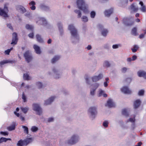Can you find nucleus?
<instances>
[{
	"label": "nucleus",
	"instance_id": "obj_51",
	"mask_svg": "<svg viewBox=\"0 0 146 146\" xmlns=\"http://www.w3.org/2000/svg\"><path fill=\"white\" fill-rule=\"evenodd\" d=\"M36 85L39 88H41L42 86V84L41 83L38 82L36 83Z\"/></svg>",
	"mask_w": 146,
	"mask_h": 146
},
{
	"label": "nucleus",
	"instance_id": "obj_49",
	"mask_svg": "<svg viewBox=\"0 0 146 146\" xmlns=\"http://www.w3.org/2000/svg\"><path fill=\"white\" fill-rule=\"evenodd\" d=\"M13 48H11L10 49H8L5 51V53L7 54H9L11 51L13 49Z\"/></svg>",
	"mask_w": 146,
	"mask_h": 146
},
{
	"label": "nucleus",
	"instance_id": "obj_59",
	"mask_svg": "<svg viewBox=\"0 0 146 146\" xmlns=\"http://www.w3.org/2000/svg\"><path fill=\"white\" fill-rule=\"evenodd\" d=\"M28 36L30 38H33L34 36L33 33H30L28 35Z\"/></svg>",
	"mask_w": 146,
	"mask_h": 146
},
{
	"label": "nucleus",
	"instance_id": "obj_14",
	"mask_svg": "<svg viewBox=\"0 0 146 146\" xmlns=\"http://www.w3.org/2000/svg\"><path fill=\"white\" fill-rule=\"evenodd\" d=\"M36 4V3L34 1H30L29 3V6L30 8L32 10H34L36 9V7L35 6Z\"/></svg>",
	"mask_w": 146,
	"mask_h": 146
},
{
	"label": "nucleus",
	"instance_id": "obj_55",
	"mask_svg": "<svg viewBox=\"0 0 146 146\" xmlns=\"http://www.w3.org/2000/svg\"><path fill=\"white\" fill-rule=\"evenodd\" d=\"M54 118L52 117L49 118L48 119V121L49 122H52L54 121Z\"/></svg>",
	"mask_w": 146,
	"mask_h": 146
},
{
	"label": "nucleus",
	"instance_id": "obj_12",
	"mask_svg": "<svg viewBox=\"0 0 146 146\" xmlns=\"http://www.w3.org/2000/svg\"><path fill=\"white\" fill-rule=\"evenodd\" d=\"M121 91L125 94H129L131 93V91L127 86H123L121 89Z\"/></svg>",
	"mask_w": 146,
	"mask_h": 146
},
{
	"label": "nucleus",
	"instance_id": "obj_27",
	"mask_svg": "<svg viewBox=\"0 0 146 146\" xmlns=\"http://www.w3.org/2000/svg\"><path fill=\"white\" fill-rule=\"evenodd\" d=\"M17 125V124L15 123H13L12 125L9 126L7 128V129L9 131H12L15 129V126Z\"/></svg>",
	"mask_w": 146,
	"mask_h": 146
},
{
	"label": "nucleus",
	"instance_id": "obj_48",
	"mask_svg": "<svg viewBox=\"0 0 146 146\" xmlns=\"http://www.w3.org/2000/svg\"><path fill=\"white\" fill-rule=\"evenodd\" d=\"M120 46H121V45L120 44H114L112 46V48L114 49H115L118 48Z\"/></svg>",
	"mask_w": 146,
	"mask_h": 146
},
{
	"label": "nucleus",
	"instance_id": "obj_63",
	"mask_svg": "<svg viewBox=\"0 0 146 146\" xmlns=\"http://www.w3.org/2000/svg\"><path fill=\"white\" fill-rule=\"evenodd\" d=\"M59 30V31L60 32V35H62L63 33V29H60V30Z\"/></svg>",
	"mask_w": 146,
	"mask_h": 146
},
{
	"label": "nucleus",
	"instance_id": "obj_64",
	"mask_svg": "<svg viewBox=\"0 0 146 146\" xmlns=\"http://www.w3.org/2000/svg\"><path fill=\"white\" fill-rule=\"evenodd\" d=\"M144 34H141L139 36V37L140 38H143L144 37Z\"/></svg>",
	"mask_w": 146,
	"mask_h": 146
},
{
	"label": "nucleus",
	"instance_id": "obj_44",
	"mask_svg": "<svg viewBox=\"0 0 146 146\" xmlns=\"http://www.w3.org/2000/svg\"><path fill=\"white\" fill-rule=\"evenodd\" d=\"M96 15L95 12L94 11H92L90 13V17L92 18H94L95 17Z\"/></svg>",
	"mask_w": 146,
	"mask_h": 146
},
{
	"label": "nucleus",
	"instance_id": "obj_56",
	"mask_svg": "<svg viewBox=\"0 0 146 146\" xmlns=\"http://www.w3.org/2000/svg\"><path fill=\"white\" fill-rule=\"evenodd\" d=\"M127 68L126 67H123L122 68L121 71L122 72L125 73L127 70Z\"/></svg>",
	"mask_w": 146,
	"mask_h": 146
},
{
	"label": "nucleus",
	"instance_id": "obj_32",
	"mask_svg": "<svg viewBox=\"0 0 146 146\" xmlns=\"http://www.w3.org/2000/svg\"><path fill=\"white\" fill-rule=\"evenodd\" d=\"M81 19H82V21L84 22H87L88 21V18L87 16L84 15L81 17Z\"/></svg>",
	"mask_w": 146,
	"mask_h": 146
},
{
	"label": "nucleus",
	"instance_id": "obj_4",
	"mask_svg": "<svg viewBox=\"0 0 146 146\" xmlns=\"http://www.w3.org/2000/svg\"><path fill=\"white\" fill-rule=\"evenodd\" d=\"M52 73H49L50 75H53L54 78L58 79L60 78L62 74V71L59 68H54L52 69Z\"/></svg>",
	"mask_w": 146,
	"mask_h": 146
},
{
	"label": "nucleus",
	"instance_id": "obj_10",
	"mask_svg": "<svg viewBox=\"0 0 146 146\" xmlns=\"http://www.w3.org/2000/svg\"><path fill=\"white\" fill-rule=\"evenodd\" d=\"M17 34L14 33L13 34V37L11 44L14 45L16 44L17 43Z\"/></svg>",
	"mask_w": 146,
	"mask_h": 146
},
{
	"label": "nucleus",
	"instance_id": "obj_17",
	"mask_svg": "<svg viewBox=\"0 0 146 146\" xmlns=\"http://www.w3.org/2000/svg\"><path fill=\"white\" fill-rule=\"evenodd\" d=\"M16 8L17 10L21 11L23 13H25L26 11L25 9L22 6L17 5L16 7Z\"/></svg>",
	"mask_w": 146,
	"mask_h": 146
},
{
	"label": "nucleus",
	"instance_id": "obj_18",
	"mask_svg": "<svg viewBox=\"0 0 146 146\" xmlns=\"http://www.w3.org/2000/svg\"><path fill=\"white\" fill-rule=\"evenodd\" d=\"M102 77V75L101 74H100L98 76H94L92 78V79L93 82H96L101 79Z\"/></svg>",
	"mask_w": 146,
	"mask_h": 146
},
{
	"label": "nucleus",
	"instance_id": "obj_61",
	"mask_svg": "<svg viewBox=\"0 0 146 146\" xmlns=\"http://www.w3.org/2000/svg\"><path fill=\"white\" fill-rule=\"evenodd\" d=\"M109 45L108 44H105L104 46V48L106 49L108 48H109Z\"/></svg>",
	"mask_w": 146,
	"mask_h": 146
},
{
	"label": "nucleus",
	"instance_id": "obj_7",
	"mask_svg": "<svg viewBox=\"0 0 146 146\" xmlns=\"http://www.w3.org/2000/svg\"><path fill=\"white\" fill-rule=\"evenodd\" d=\"M33 109L36 112V114L40 115L42 113V110L39 104H34L33 105Z\"/></svg>",
	"mask_w": 146,
	"mask_h": 146
},
{
	"label": "nucleus",
	"instance_id": "obj_6",
	"mask_svg": "<svg viewBox=\"0 0 146 146\" xmlns=\"http://www.w3.org/2000/svg\"><path fill=\"white\" fill-rule=\"evenodd\" d=\"M88 113L90 118H94L97 114V107L92 106L90 107L88 110Z\"/></svg>",
	"mask_w": 146,
	"mask_h": 146
},
{
	"label": "nucleus",
	"instance_id": "obj_50",
	"mask_svg": "<svg viewBox=\"0 0 146 146\" xmlns=\"http://www.w3.org/2000/svg\"><path fill=\"white\" fill-rule=\"evenodd\" d=\"M59 30L60 29H62V25L60 23H58L57 24Z\"/></svg>",
	"mask_w": 146,
	"mask_h": 146
},
{
	"label": "nucleus",
	"instance_id": "obj_19",
	"mask_svg": "<svg viewBox=\"0 0 146 146\" xmlns=\"http://www.w3.org/2000/svg\"><path fill=\"white\" fill-rule=\"evenodd\" d=\"M139 4L141 5V7L140 8V10L143 12H146V8L145 6L144 5L143 2L140 1Z\"/></svg>",
	"mask_w": 146,
	"mask_h": 146
},
{
	"label": "nucleus",
	"instance_id": "obj_58",
	"mask_svg": "<svg viewBox=\"0 0 146 146\" xmlns=\"http://www.w3.org/2000/svg\"><path fill=\"white\" fill-rule=\"evenodd\" d=\"M22 98L24 102H25L26 101V97L24 95V93H23L22 94Z\"/></svg>",
	"mask_w": 146,
	"mask_h": 146
},
{
	"label": "nucleus",
	"instance_id": "obj_1",
	"mask_svg": "<svg viewBox=\"0 0 146 146\" xmlns=\"http://www.w3.org/2000/svg\"><path fill=\"white\" fill-rule=\"evenodd\" d=\"M68 29L70 31L71 35V40L74 43H76L79 42L80 37L77 29L74 25L70 24L68 25Z\"/></svg>",
	"mask_w": 146,
	"mask_h": 146
},
{
	"label": "nucleus",
	"instance_id": "obj_42",
	"mask_svg": "<svg viewBox=\"0 0 146 146\" xmlns=\"http://www.w3.org/2000/svg\"><path fill=\"white\" fill-rule=\"evenodd\" d=\"M122 113L123 115L126 116H128L129 115L127 110L125 109H123L122 110Z\"/></svg>",
	"mask_w": 146,
	"mask_h": 146
},
{
	"label": "nucleus",
	"instance_id": "obj_29",
	"mask_svg": "<svg viewBox=\"0 0 146 146\" xmlns=\"http://www.w3.org/2000/svg\"><path fill=\"white\" fill-rule=\"evenodd\" d=\"M60 58V56H55L51 60V62L52 63H54L59 60Z\"/></svg>",
	"mask_w": 146,
	"mask_h": 146
},
{
	"label": "nucleus",
	"instance_id": "obj_26",
	"mask_svg": "<svg viewBox=\"0 0 146 146\" xmlns=\"http://www.w3.org/2000/svg\"><path fill=\"white\" fill-rule=\"evenodd\" d=\"M131 34L133 35L136 36L138 35V34L137 32V29L136 27H134L132 30Z\"/></svg>",
	"mask_w": 146,
	"mask_h": 146
},
{
	"label": "nucleus",
	"instance_id": "obj_25",
	"mask_svg": "<svg viewBox=\"0 0 146 146\" xmlns=\"http://www.w3.org/2000/svg\"><path fill=\"white\" fill-rule=\"evenodd\" d=\"M8 140H11L10 138H6L5 137H2L0 138V144L3 142H6Z\"/></svg>",
	"mask_w": 146,
	"mask_h": 146
},
{
	"label": "nucleus",
	"instance_id": "obj_31",
	"mask_svg": "<svg viewBox=\"0 0 146 146\" xmlns=\"http://www.w3.org/2000/svg\"><path fill=\"white\" fill-rule=\"evenodd\" d=\"M25 15L30 19H33V17L29 12H27L25 14Z\"/></svg>",
	"mask_w": 146,
	"mask_h": 146
},
{
	"label": "nucleus",
	"instance_id": "obj_41",
	"mask_svg": "<svg viewBox=\"0 0 146 146\" xmlns=\"http://www.w3.org/2000/svg\"><path fill=\"white\" fill-rule=\"evenodd\" d=\"M138 48L139 47L137 45H135L133 48H131V50L133 52H135L137 51Z\"/></svg>",
	"mask_w": 146,
	"mask_h": 146
},
{
	"label": "nucleus",
	"instance_id": "obj_13",
	"mask_svg": "<svg viewBox=\"0 0 146 146\" xmlns=\"http://www.w3.org/2000/svg\"><path fill=\"white\" fill-rule=\"evenodd\" d=\"M106 105L109 107H113L115 106V104L112 100L109 99L107 101Z\"/></svg>",
	"mask_w": 146,
	"mask_h": 146
},
{
	"label": "nucleus",
	"instance_id": "obj_33",
	"mask_svg": "<svg viewBox=\"0 0 146 146\" xmlns=\"http://www.w3.org/2000/svg\"><path fill=\"white\" fill-rule=\"evenodd\" d=\"M23 78L25 80H29L31 79V78L27 74H25L23 75Z\"/></svg>",
	"mask_w": 146,
	"mask_h": 146
},
{
	"label": "nucleus",
	"instance_id": "obj_20",
	"mask_svg": "<svg viewBox=\"0 0 146 146\" xmlns=\"http://www.w3.org/2000/svg\"><path fill=\"white\" fill-rule=\"evenodd\" d=\"M33 48L36 53L38 54H40L41 53V51L40 50V47L38 45L35 44L34 45Z\"/></svg>",
	"mask_w": 146,
	"mask_h": 146
},
{
	"label": "nucleus",
	"instance_id": "obj_35",
	"mask_svg": "<svg viewBox=\"0 0 146 146\" xmlns=\"http://www.w3.org/2000/svg\"><path fill=\"white\" fill-rule=\"evenodd\" d=\"M25 144L24 141L20 140L19 141L17 144V146H23Z\"/></svg>",
	"mask_w": 146,
	"mask_h": 146
},
{
	"label": "nucleus",
	"instance_id": "obj_43",
	"mask_svg": "<svg viewBox=\"0 0 146 146\" xmlns=\"http://www.w3.org/2000/svg\"><path fill=\"white\" fill-rule=\"evenodd\" d=\"M31 130L33 132H36L38 130V128L35 126H33L31 128Z\"/></svg>",
	"mask_w": 146,
	"mask_h": 146
},
{
	"label": "nucleus",
	"instance_id": "obj_11",
	"mask_svg": "<svg viewBox=\"0 0 146 146\" xmlns=\"http://www.w3.org/2000/svg\"><path fill=\"white\" fill-rule=\"evenodd\" d=\"M97 95L99 97L103 96L104 97H106L107 96V94L105 93L104 91L100 89L98 90L97 92Z\"/></svg>",
	"mask_w": 146,
	"mask_h": 146
},
{
	"label": "nucleus",
	"instance_id": "obj_54",
	"mask_svg": "<svg viewBox=\"0 0 146 146\" xmlns=\"http://www.w3.org/2000/svg\"><path fill=\"white\" fill-rule=\"evenodd\" d=\"M8 62V61L7 60H6L5 61H3L0 62V64L1 65V66L3 65L4 64L7 63Z\"/></svg>",
	"mask_w": 146,
	"mask_h": 146
},
{
	"label": "nucleus",
	"instance_id": "obj_62",
	"mask_svg": "<svg viewBox=\"0 0 146 146\" xmlns=\"http://www.w3.org/2000/svg\"><path fill=\"white\" fill-rule=\"evenodd\" d=\"M7 27L11 29H12V27L11 25L10 24H7Z\"/></svg>",
	"mask_w": 146,
	"mask_h": 146
},
{
	"label": "nucleus",
	"instance_id": "obj_22",
	"mask_svg": "<svg viewBox=\"0 0 146 146\" xmlns=\"http://www.w3.org/2000/svg\"><path fill=\"white\" fill-rule=\"evenodd\" d=\"M113 12V9H110L109 10H106L104 12V14L106 16L109 17Z\"/></svg>",
	"mask_w": 146,
	"mask_h": 146
},
{
	"label": "nucleus",
	"instance_id": "obj_39",
	"mask_svg": "<svg viewBox=\"0 0 146 146\" xmlns=\"http://www.w3.org/2000/svg\"><path fill=\"white\" fill-rule=\"evenodd\" d=\"M25 27L27 29L32 30L33 28V27L32 25L29 24H27L25 26Z\"/></svg>",
	"mask_w": 146,
	"mask_h": 146
},
{
	"label": "nucleus",
	"instance_id": "obj_24",
	"mask_svg": "<svg viewBox=\"0 0 146 146\" xmlns=\"http://www.w3.org/2000/svg\"><path fill=\"white\" fill-rule=\"evenodd\" d=\"M21 109L22 111L24 113H26L29 110V108L28 107H21Z\"/></svg>",
	"mask_w": 146,
	"mask_h": 146
},
{
	"label": "nucleus",
	"instance_id": "obj_60",
	"mask_svg": "<svg viewBox=\"0 0 146 146\" xmlns=\"http://www.w3.org/2000/svg\"><path fill=\"white\" fill-rule=\"evenodd\" d=\"M137 58V56L135 55H133V56L132 58V61H134Z\"/></svg>",
	"mask_w": 146,
	"mask_h": 146
},
{
	"label": "nucleus",
	"instance_id": "obj_9",
	"mask_svg": "<svg viewBox=\"0 0 146 146\" xmlns=\"http://www.w3.org/2000/svg\"><path fill=\"white\" fill-rule=\"evenodd\" d=\"M35 21L36 23L38 25L45 24L46 23L45 19L42 18L38 17L36 18Z\"/></svg>",
	"mask_w": 146,
	"mask_h": 146
},
{
	"label": "nucleus",
	"instance_id": "obj_34",
	"mask_svg": "<svg viewBox=\"0 0 146 146\" xmlns=\"http://www.w3.org/2000/svg\"><path fill=\"white\" fill-rule=\"evenodd\" d=\"M24 141L25 144L27 145L29 143L31 142L33 139L31 138H29L25 140Z\"/></svg>",
	"mask_w": 146,
	"mask_h": 146
},
{
	"label": "nucleus",
	"instance_id": "obj_2",
	"mask_svg": "<svg viewBox=\"0 0 146 146\" xmlns=\"http://www.w3.org/2000/svg\"><path fill=\"white\" fill-rule=\"evenodd\" d=\"M76 4L77 7L83 11L84 13H87L89 12V6L84 0H77Z\"/></svg>",
	"mask_w": 146,
	"mask_h": 146
},
{
	"label": "nucleus",
	"instance_id": "obj_40",
	"mask_svg": "<svg viewBox=\"0 0 146 146\" xmlns=\"http://www.w3.org/2000/svg\"><path fill=\"white\" fill-rule=\"evenodd\" d=\"M144 90H141L139 91L138 94L139 96H143L144 95Z\"/></svg>",
	"mask_w": 146,
	"mask_h": 146
},
{
	"label": "nucleus",
	"instance_id": "obj_23",
	"mask_svg": "<svg viewBox=\"0 0 146 146\" xmlns=\"http://www.w3.org/2000/svg\"><path fill=\"white\" fill-rule=\"evenodd\" d=\"M141 103V101L139 100H135L134 104V108H137L140 106Z\"/></svg>",
	"mask_w": 146,
	"mask_h": 146
},
{
	"label": "nucleus",
	"instance_id": "obj_28",
	"mask_svg": "<svg viewBox=\"0 0 146 146\" xmlns=\"http://www.w3.org/2000/svg\"><path fill=\"white\" fill-rule=\"evenodd\" d=\"M36 37L37 41L38 42L41 43L43 42H44L42 38H41L40 35H36Z\"/></svg>",
	"mask_w": 146,
	"mask_h": 146
},
{
	"label": "nucleus",
	"instance_id": "obj_52",
	"mask_svg": "<svg viewBox=\"0 0 146 146\" xmlns=\"http://www.w3.org/2000/svg\"><path fill=\"white\" fill-rule=\"evenodd\" d=\"M128 2V0H122L121 3L122 5H125L127 4Z\"/></svg>",
	"mask_w": 146,
	"mask_h": 146
},
{
	"label": "nucleus",
	"instance_id": "obj_3",
	"mask_svg": "<svg viewBox=\"0 0 146 146\" xmlns=\"http://www.w3.org/2000/svg\"><path fill=\"white\" fill-rule=\"evenodd\" d=\"M80 138L77 134H74L66 141V143L69 145H73L77 143L79 140Z\"/></svg>",
	"mask_w": 146,
	"mask_h": 146
},
{
	"label": "nucleus",
	"instance_id": "obj_45",
	"mask_svg": "<svg viewBox=\"0 0 146 146\" xmlns=\"http://www.w3.org/2000/svg\"><path fill=\"white\" fill-rule=\"evenodd\" d=\"M96 88H91L90 90V94L92 96H94L95 94Z\"/></svg>",
	"mask_w": 146,
	"mask_h": 146
},
{
	"label": "nucleus",
	"instance_id": "obj_5",
	"mask_svg": "<svg viewBox=\"0 0 146 146\" xmlns=\"http://www.w3.org/2000/svg\"><path fill=\"white\" fill-rule=\"evenodd\" d=\"M8 5L9 4L8 3H6L4 5L3 9L0 8V15L4 18L8 17L7 14L9 11L8 9Z\"/></svg>",
	"mask_w": 146,
	"mask_h": 146
},
{
	"label": "nucleus",
	"instance_id": "obj_15",
	"mask_svg": "<svg viewBox=\"0 0 146 146\" xmlns=\"http://www.w3.org/2000/svg\"><path fill=\"white\" fill-rule=\"evenodd\" d=\"M55 98L54 96H51L48 99L45 100L44 104L46 105H48L50 104L52 102Z\"/></svg>",
	"mask_w": 146,
	"mask_h": 146
},
{
	"label": "nucleus",
	"instance_id": "obj_46",
	"mask_svg": "<svg viewBox=\"0 0 146 146\" xmlns=\"http://www.w3.org/2000/svg\"><path fill=\"white\" fill-rule=\"evenodd\" d=\"M22 127L24 129V131L25 133H26L27 134L28 133V129L27 127L24 125L22 126Z\"/></svg>",
	"mask_w": 146,
	"mask_h": 146
},
{
	"label": "nucleus",
	"instance_id": "obj_53",
	"mask_svg": "<svg viewBox=\"0 0 146 146\" xmlns=\"http://www.w3.org/2000/svg\"><path fill=\"white\" fill-rule=\"evenodd\" d=\"M110 64L109 62L107 61H105L104 62V66H106L108 67L110 66Z\"/></svg>",
	"mask_w": 146,
	"mask_h": 146
},
{
	"label": "nucleus",
	"instance_id": "obj_21",
	"mask_svg": "<svg viewBox=\"0 0 146 146\" xmlns=\"http://www.w3.org/2000/svg\"><path fill=\"white\" fill-rule=\"evenodd\" d=\"M40 8L44 10L47 11L49 9V7L44 4H41L40 5Z\"/></svg>",
	"mask_w": 146,
	"mask_h": 146
},
{
	"label": "nucleus",
	"instance_id": "obj_38",
	"mask_svg": "<svg viewBox=\"0 0 146 146\" xmlns=\"http://www.w3.org/2000/svg\"><path fill=\"white\" fill-rule=\"evenodd\" d=\"M108 32V31L106 29H103L101 31L102 35L104 36H106Z\"/></svg>",
	"mask_w": 146,
	"mask_h": 146
},
{
	"label": "nucleus",
	"instance_id": "obj_16",
	"mask_svg": "<svg viewBox=\"0 0 146 146\" xmlns=\"http://www.w3.org/2000/svg\"><path fill=\"white\" fill-rule=\"evenodd\" d=\"M137 74L138 76L139 77H143L145 79H146V72L142 70L139 71Z\"/></svg>",
	"mask_w": 146,
	"mask_h": 146
},
{
	"label": "nucleus",
	"instance_id": "obj_36",
	"mask_svg": "<svg viewBox=\"0 0 146 146\" xmlns=\"http://www.w3.org/2000/svg\"><path fill=\"white\" fill-rule=\"evenodd\" d=\"M135 121V117H134L133 118H130L129 119H127L126 121V123H127L129 122H130L132 123H134Z\"/></svg>",
	"mask_w": 146,
	"mask_h": 146
},
{
	"label": "nucleus",
	"instance_id": "obj_30",
	"mask_svg": "<svg viewBox=\"0 0 146 146\" xmlns=\"http://www.w3.org/2000/svg\"><path fill=\"white\" fill-rule=\"evenodd\" d=\"M74 12L77 14V17L78 18H80L81 17L82 15V13L78 9H76L74 10Z\"/></svg>",
	"mask_w": 146,
	"mask_h": 146
},
{
	"label": "nucleus",
	"instance_id": "obj_37",
	"mask_svg": "<svg viewBox=\"0 0 146 146\" xmlns=\"http://www.w3.org/2000/svg\"><path fill=\"white\" fill-rule=\"evenodd\" d=\"M131 8L132 10L135 12L137 11L138 9V8L137 7H135L133 4H132L131 5Z\"/></svg>",
	"mask_w": 146,
	"mask_h": 146
},
{
	"label": "nucleus",
	"instance_id": "obj_57",
	"mask_svg": "<svg viewBox=\"0 0 146 146\" xmlns=\"http://www.w3.org/2000/svg\"><path fill=\"white\" fill-rule=\"evenodd\" d=\"M1 134L4 135H8V133L7 132H2L1 131L0 132Z\"/></svg>",
	"mask_w": 146,
	"mask_h": 146
},
{
	"label": "nucleus",
	"instance_id": "obj_8",
	"mask_svg": "<svg viewBox=\"0 0 146 146\" xmlns=\"http://www.w3.org/2000/svg\"><path fill=\"white\" fill-rule=\"evenodd\" d=\"M24 57L26 60L28 62H30L32 59L31 54L29 51H27L24 54Z\"/></svg>",
	"mask_w": 146,
	"mask_h": 146
},
{
	"label": "nucleus",
	"instance_id": "obj_47",
	"mask_svg": "<svg viewBox=\"0 0 146 146\" xmlns=\"http://www.w3.org/2000/svg\"><path fill=\"white\" fill-rule=\"evenodd\" d=\"M108 122L107 121H105L103 122V125L104 127H107L108 126Z\"/></svg>",
	"mask_w": 146,
	"mask_h": 146
}]
</instances>
